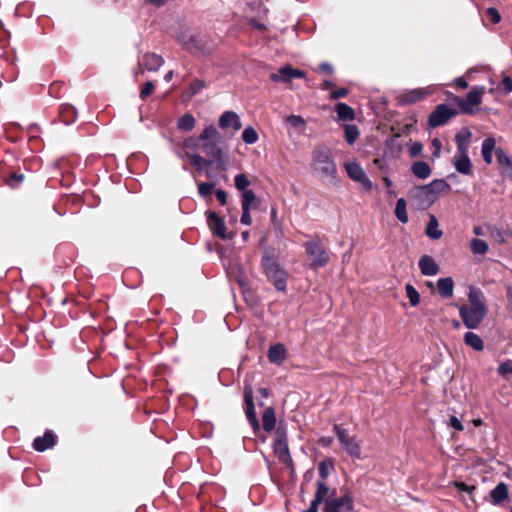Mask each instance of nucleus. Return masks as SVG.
Segmentation results:
<instances>
[{
	"label": "nucleus",
	"instance_id": "3",
	"mask_svg": "<svg viewBox=\"0 0 512 512\" xmlns=\"http://www.w3.org/2000/svg\"><path fill=\"white\" fill-rule=\"evenodd\" d=\"M202 149L204 153L211 157L218 167L224 168L225 160L220 147L221 135L213 125L206 126L200 134Z\"/></svg>",
	"mask_w": 512,
	"mask_h": 512
},
{
	"label": "nucleus",
	"instance_id": "56",
	"mask_svg": "<svg viewBox=\"0 0 512 512\" xmlns=\"http://www.w3.org/2000/svg\"><path fill=\"white\" fill-rule=\"evenodd\" d=\"M487 14L491 17V21L493 23L500 22L501 16H500L499 12L495 8H492V7L488 8L487 9Z\"/></svg>",
	"mask_w": 512,
	"mask_h": 512
},
{
	"label": "nucleus",
	"instance_id": "10",
	"mask_svg": "<svg viewBox=\"0 0 512 512\" xmlns=\"http://www.w3.org/2000/svg\"><path fill=\"white\" fill-rule=\"evenodd\" d=\"M353 508V500L349 495L328 499L324 506V512H348Z\"/></svg>",
	"mask_w": 512,
	"mask_h": 512
},
{
	"label": "nucleus",
	"instance_id": "50",
	"mask_svg": "<svg viewBox=\"0 0 512 512\" xmlns=\"http://www.w3.org/2000/svg\"><path fill=\"white\" fill-rule=\"evenodd\" d=\"M154 88H155V86H154L153 82H151V81L146 82L140 92L141 99H145L146 97L151 95L154 91Z\"/></svg>",
	"mask_w": 512,
	"mask_h": 512
},
{
	"label": "nucleus",
	"instance_id": "22",
	"mask_svg": "<svg viewBox=\"0 0 512 512\" xmlns=\"http://www.w3.org/2000/svg\"><path fill=\"white\" fill-rule=\"evenodd\" d=\"M274 452L279 460L288 467H293V461L289 452L288 443H274Z\"/></svg>",
	"mask_w": 512,
	"mask_h": 512
},
{
	"label": "nucleus",
	"instance_id": "41",
	"mask_svg": "<svg viewBox=\"0 0 512 512\" xmlns=\"http://www.w3.org/2000/svg\"><path fill=\"white\" fill-rule=\"evenodd\" d=\"M186 157H188L191 160V163L198 169H202L204 166H207L210 164V161H207L199 154L186 152Z\"/></svg>",
	"mask_w": 512,
	"mask_h": 512
},
{
	"label": "nucleus",
	"instance_id": "62",
	"mask_svg": "<svg viewBox=\"0 0 512 512\" xmlns=\"http://www.w3.org/2000/svg\"><path fill=\"white\" fill-rule=\"evenodd\" d=\"M422 151V145L420 143H414L410 147L411 156H417Z\"/></svg>",
	"mask_w": 512,
	"mask_h": 512
},
{
	"label": "nucleus",
	"instance_id": "40",
	"mask_svg": "<svg viewBox=\"0 0 512 512\" xmlns=\"http://www.w3.org/2000/svg\"><path fill=\"white\" fill-rule=\"evenodd\" d=\"M471 251L474 254L483 255L488 251V244L484 240L474 238L471 241Z\"/></svg>",
	"mask_w": 512,
	"mask_h": 512
},
{
	"label": "nucleus",
	"instance_id": "30",
	"mask_svg": "<svg viewBox=\"0 0 512 512\" xmlns=\"http://www.w3.org/2000/svg\"><path fill=\"white\" fill-rule=\"evenodd\" d=\"M262 424H263V429L266 432H271L274 430L275 424H276V417H275L274 409L272 407H267L264 410V413L262 415Z\"/></svg>",
	"mask_w": 512,
	"mask_h": 512
},
{
	"label": "nucleus",
	"instance_id": "47",
	"mask_svg": "<svg viewBox=\"0 0 512 512\" xmlns=\"http://www.w3.org/2000/svg\"><path fill=\"white\" fill-rule=\"evenodd\" d=\"M179 41L183 43L187 47V49L192 53H195L200 50V48L196 45V39L192 35L189 36L187 40L184 37L179 38Z\"/></svg>",
	"mask_w": 512,
	"mask_h": 512
},
{
	"label": "nucleus",
	"instance_id": "16",
	"mask_svg": "<svg viewBox=\"0 0 512 512\" xmlns=\"http://www.w3.org/2000/svg\"><path fill=\"white\" fill-rule=\"evenodd\" d=\"M164 58L156 53H146L139 60L141 71H157L164 64Z\"/></svg>",
	"mask_w": 512,
	"mask_h": 512
},
{
	"label": "nucleus",
	"instance_id": "25",
	"mask_svg": "<svg viewBox=\"0 0 512 512\" xmlns=\"http://www.w3.org/2000/svg\"><path fill=\"white\" fill-rule=\"evenodd\" d=\"M470 139H471L470 130L467 128L461 129L455 135V143L457 145V151H468Z\"/></svg>",
	"mask_w": 512,
	"mask_h": 512
},
{
	"label": "nucleus",
	"instance_id": "39",
	"mask_svg": "<svg viewBox=\"0 0 512 512\" xmlns=\"http://www.w3.org/2000/svg\"><path fill=\"white\" fill-rule=\"evenodd\" d=\"M344 133H345V140L350 145L353 144L359 136L358 128L355 125L346 124L344 126Z\"/></svg>",
	"mask_w": 512,
	"mask_h": 512
},
{
	"label": "nucleus",
	"instance_id": "32",
	"mask_svg": "<svg viewBox=\"0 0 512 512\" xmlns=\"http://www.w3.org/2000/svg\"><path fill=\"white\" fill-rule=\"evenodd\" d=\"M195 125H196V119L190 113L184 114L177 121V128L179 130L185 131V132L192 131L195 128Z\"/></svg>",
	"mask_w": 512,
	"mask_h": 512
},
{
	"label": "nucleus",
	"instance_id": "35",
	"mask_svg": "<svg viewBox=\"0 0 512 512\" xmlns=\"http://www.w3.org/2000/svg\"><path fill=\"white\" fill-rule=\"evenodd\" d=\"M395 217L403 224H406L409 221L407 214V203L404 198H399L396 202L395 206Z\"/></svg>",
	"mask_w": 512,
	"mask_h": 512
},
{
	"label": "nucleus",
	"instance_id": "24",
	"mask_svg": "<svg viewBox=\"0 0 512 512\" xmlns=\"http://www.w3.org/2000/svg\"><path fill=\"white\" fill-rule=\"evenodd\" d=\"M496 141L493 137H487L483 140L482 146H481V153L483 160L486 164H491L493 159V151L495 149Z\"/></svg>",
	"mask_w": 512,
	"mask_h": 512
},
{
	"label": "nucleus",
	"instance_id": "54",
	"mask_svg": "<svg viewBox=\"0 0 512 512\" xmlns=\"http://www.w3.org/2000/svg\"><path fill=\"white\" fill-rule=\"evenodd\" d=\"M241 223L244 225H250L252 223L250 209L242 208Z\"/></svg>",
	"mask_w": 512,
	"mask_h": 512
},
{
	"label": "nucleus",
	"instance_id": "5",
	"mask_svg": "<svg viewBox=\"0 0 512 512\" xmlns=\"http://www.w3.org/2000/svg\"><path fill=\"white\" fill-rule=\"evenodd\" d=\"M309 265L313 269L324 267L329 261V255L318 237L304 243Z\"/></svg>",
	"mask_w": 512,
	"mask_h": 512
},
{
	"label": "nucleus",
	"instance_id": "28",
	"mask_svg": "<svg viewBox=\"0 0 512 512\" xmlns=\"http://www.w3.org/2000/svg\"><path fill=\"white\" fill-rule=\"evenodd\" d=\"M496 158L500 166L505 168V172L512 178V158L502 149H496Z\"/></svg>",
	"mask_w": 512,
	"mask_h": 512
},
{
	"label": "nucleus",
	"instance_id": "48",
	"mask_svg": "<svg viewBox=\"0 0 512 512\" xmlns=\"http://www.w3.org/2000/svg\"><path fill=\"white\" fill-rule=\"evenodd\" d=\"M214 184L202 182L198 185V192L201 196L206 197L211 194Z\"/></svg>",
	"mask_w": 512,
	"mask_h": 512
},
{
	"label": "nucleus",
	"instance_id": "64",
	"mask_svg": "<svg viewBox=\"0 0 512 512\" xmlns=\"http://www.w3.org/2000/svg\"><path fill=\"white\" fill-rule=\"evenodd\" d=\"M455 83H456V85H457L458 87H460V88H462V89H465V88H467V86H468L467 81H466L463 77H459V78H457V79H456V81H455Z\"/></svg>",
	"mask_w": 512,
	"mask_h": 512
},
{
	"label": "nucleus",
	"instance_id": "55",
	"mask_svg": "<svg viewBox=\"0 0 512 512\" xmlns=\"http://www.w3.org/2000/svg\"><path fill=\"white\" fill-rule=\"evenodd\" d=\"M501 85H502L505 93L512 92V79L509 76L503 77Z\"/></svg>",
	"mask_w": 512,
	"mask_h": 512
},
{
	"label": "nucleus",
	"instance_id": "12",
	"mask_svg": "<svg viewBox=\"0 0 512 512\" xmlns=\"http://www.w3.org/2000/svg\"><path fill=\"white\" fill-rule=\"evenodd\" d=\"M345 169L351 179L360 182L367 189L371 188L370 180L366 177L364 170L356 161L347 162Z\"/></svg>",
	"mask_w": 512,
	"mask_h": 512
},
{
	"label": "nucleus",
	"instance_id": "6",
	"mask_svg": "<svg viewBox=\"0 0 512 512\" xmlns=\"http://www.w3.org/2000/svg\"><path fill=\"white\" fill-rule=\"evenodd\" d=\"M333 431L345 452L354 459L362 458L361 441L354 435H350L348 430L339 425H334Z\"/></svg>",
	"mask_w": 512,
	"mask_h": 512
},
{
	"label": "nucleus",
	"instance_id": "49",
	"mask_svg": "<svg viewBox=\"0 0 512 512\" xmlns=\"http://www.w3.org/2000/svg\"><path fill=\"white\" fill-rule=\"evenodd\" d=\"M331 465H328L325 461H321L318 465V473L321 479L324 481L330 472Z\"/></svg>",
	"mask_w": 512,
	"mask_h": 512
},
{
	"label": "nucleus",
	"instance_id": "15",
	"mask_svg": "<svg viewBox=\"0 0 512 512\" xmlns=\"http://www.w3.org/2000/svg\"><path fill=\"white\" fill-rule=\"evenodd\" d=\"M457 172L463 175H469L472 172V163L468 151H456L452 159Z\"/></svg>",
	"mask_w": 512,
	"mask_h": 512
},
{
	"label": "nucleus",
	"instance_id": "58",
	"mask_svg": "<svg viewBox=\"0 0 512 512\" xmlns=\"http://www.w3.org/2000/svg\"><path fill=\"white\" fill-rule=\"evenodd\" d=\"M454 486L460 490V491H464V492H467V493H472V491L475 489L474 486H468L466 485L464 482H454Z\"/></svg>",
	"mask_w": 512,
	"mask_h": 512
},
{
	"label": "nucleus",
	"instance_id": "20",
	"mask_svg": "<svg viewBox=\"0 0 512 512\" xmlns=\"http://www.w3.org/2000/svg\"><path fill=\"white\" fill-rule=\"evenodd\" d=\"M287 356L286 348L283 344L272 345L268 350V359L271 363L280 364Z\"/></svg>",
	"mask_w": 512,
	"mask_h": 512
},
{
	"label": "nucleus",
	"instance_id": "14",
	"mask_svg": "<svg viewBox=\"0 0 512 512\" xmlns=\"http://www.w3.org/2000/svg\"><path fill=\"white\" fill-rule=\"evenodd\" d=\"M483 89H472L466 98L459 102V107L464 113H472L474 108L481 103Z\"/></svg>",
	"mask_w": 512,
	"mask_h": 512
},
{
	"label": "nucleus",
	"instance_id": "60",
	"mask_svg": "<svg viewBox=\"0 0 512 512\" xmlns=\"http://www.w3.org/2000/svg\"><path fill=\"white\" fill-rule=\"evenodd\" d=\"M24 179V175L23 174H18V173H13L10 177V179L8 180V185L10 186H14V183L15 182L16 184H19L23 181Z\"/></svg>",
	"mask_w": 512,
	"mask_h": 512
},
{
	"label": "nucleus",
	"instance_id": "17",
	"mask_svg": "<svg viewBox=\"0 0 512 512\" xmlns=\"http://www.w3.org/2000/svg\"><path fill=\"white\" fill-rule=\"evenodd\" d=\"M219 127L221 129L231 128L234 132H237L242 128V123L236 112L225 111L219 117Z\"/></svg>",
	"mask_w": 512,
	"mask_h": 512
},
{
	"label": "nucleus",
	"instance_id": "42",
	"mask_svg": "<svg viewBox=\"0 0 512 512\" xmlns=\"http://www.w3.org/2000/svg\"><path fill=\"white\" fill-rule=\"evenodd\" d=\"M242 140L246 144H254L255 142H257L258 134H257L256 130L251 126L246 127L244 129V131L242 132Z\"/></svg>",
	"mask_w": 512,
	"mask_h": 512
},
{
	"label": "nucleus",
	"instance_id": "13",
	"mask_svg": "<svg viewBox=\"0 0 512 512\" xmlns=\"http://www.w3.org/2000/svg\"><path fill=\"white\" fill-rule=\"evenodd\" d=\"M432 92L433 89L431 87L412 89L404 92L399 96V103L401 105H409L424 99L427 95L431 94Z\"/></svg>",
	"mask_w": 512,
	"mask_h": 512
},
{
	"label": "nucleus",
	"instance_id": "37",
	"mask_svg": "<svg viewBox=\"0 0 512 512\" xmlns=\"http://www.w3.org/2000/svg\"><path fill=\"white\" fill-rule=\"evenodd\" d=\"M329 493V487L327 486L326 482L323 480L317 481V489L314 495L313 500L316 502L322 503Z\"/></svg>",
	"mask_w": 512,
	"mask_h": 512
},
{
	"label": "nucleus",
	"instance_id": "61",
	"mask_svg": "<svg viewBox=\"0 0 512 512\" xmlns=\"http://www.w3.org/2000/svg\"><path fill=\"white\" fill-rule=\"evenodd\" d=\"M215 194H216V197H217L218 201L222 205H225L226 202H227V194H226V192L224 190H222V189H218V190H216Z\"/></svg>",
	"mask_w": 512,
	"mask_h": 512
},
{
	"label": "nucleus",
	"instance_id": "51",
	"mask_svg": "<svg viewBox=\"0 0 512 512\" xmlns=\"http://www.w3.org/2000/svg\"><path fill=\"white\" fill-rule=\"evenodd\" d=\"M274 443H287L286 430L281 426H279L276 430V437Z\"/></svg>",
	"mask_w": 512,
	"mask_h": 512
},
{
	"label": "nucleus",
	"instance_id": "9",
	"mask_svg": "<svg viewBox=\"0 0 512 512\" xmlns=\"http://www.w3.org/2000/svg\"><path fill=\"white\" fill-rule=\"evenodd\" d=\"M244 402H245V414L248 422L252 426L254 431L260 430V424L255 411L253 401V389L250 384H246L244 387Z\"/></svg>",
	"mask_w": 512,
	"mask_h": 512
},
{
	"label": "nucleus",
	"instance_id": "36",
	"mask_svg": "<svg viewBox=\"0 0 512 512\" xmlns=\"http://www.w3.org/2000/svg\"><path fill=\"white\" fill-rule=\"evenodd\" d=\"M339 120H353L355 118L354 110L345 103H338L335 106Z\"/></svg>",
	"mask_w": 512,
	"mask_h": 512
},
{
	"label": "nucleus",
	"instance_id": "4",
	"mask_svg": "<svg viewBox=\"0 0 512 512\" xmlns=\"http://www.w3.org/2000/svg\"><path fill=\"white\" fill-rule=\"evenodd\" d=\"M261 263L268 280L273 283L277 290L285 291L287 273L280 267L275 258L271 255L265 254L262 257Z\"/></svg>",
	"mask_w": 512,
	"mask_h": 512
},
{
	"label": "nucleus",
	"instance_id": "26",
	"mask_svg": "<svg viewBox=\"0 0 512 512\" xmlns=\"http://www.w3.org/2000/svg\"><path fill=\"white\" fill-rule=\"evenodd\" d=\"M493 504H501L508 497V487L504 482H500L490 492Z\"/></svg>",
	"mask_w": 512,
	"mask_h": 512
},
{
	"label": "nucleus",
	"instance_id": "1",
	"mask_svg": "<svg viewBox=\"0 0 512 512\" xmlns=\"http://www.w3.org/2000/svg\"><path fill=\"white\" fill-rule=\"evenodd\" d=\"M469 305H462L459 314L464 325L469 329L477 328L486 317L488 309L483 292L471 287L468 294Z\"/></svg>",
	"mask_w": 512,
	"mask_h": 512
},
{
	"label": "nucleus",
	"instance_id": "23",
	"mask_svg": "<svg viewBox=\"0 0 512 512\" xmlns=\"http://www.w3.org/2000/svg\"><path fill=\"white\" fill-rule=\"evenodd\" d=\"M438 293L443 298H450L453 296L454 282L451 277L440 278L437 281Z\"/></svg>",
	"mask_w": 512,
	"mask_h": 512
},
{
	"label": "nucleus",
	"instance_id": "52",
	"mask_svg": "<svg viewBox=\"0 0 512 512\" xmlns=\"http://www.w3.org/2000/svg\"><path fill=\"white\" fill-rule=\"evenodd\" d=\"M204 87V82L201 80H195L190 84L189 91L190 95L197 94Z\"/></svg>",
	"mask_w": 512,
	"mask_h": 512
},
{
	"label": "nucleus",
	"instance_id": "34",
	"mask_svg": "<svg viewBox=\"0 0 512 512\" xmlns=\"http://www.w3.org/2000/svg\"><path fill=\"white\" fill-rule=\"evenodd\" d=\"M259 205V201L252 190H245L242 193L241 208L255 209Z\"/></svg>",
	"mask_w": 512,
	"mask_h": 512
},
{
	"label": "nucleus",
	"instance_id": "11",
	"mask_svg": "<svg viewBox=\"0 0 512 512\" xmlns=\"http://www.w3.org/2000/svg\"><path fill=\"white\" fill-rule=\"evenodd\" d=\"M206 215L208 226L215 236H218L224 240L231 238L229 235H227L225 223L220 216H218L213 211H208Z\"/></svg>",
	"mask_w": 512,
	"mask_h": 512
},
{
	"label": "nucleus",
	"instance_id": "33",
	"mask_svg": "<svg viewBox=\"0 0 512 512\" xmlns=\"http://www.w3.org/2000/svg\"><path fill=\"white\" fill-rule=\"evenodd\" d=\"M430 192H433L435 199L437 200L438 195L445 191H450L451 186L444 179H436L426 185Z\"/></svg>",
	"mask_w": 512,
	"mask_h": 512
},
{
	"label": "nucleus",
	"instance_id": "8",
	"mask_svg": "<svg viewBox=\"0 0 512 512\" xmlns=\"http://www.w3.org/2000/svg\"><path fill=\"white\" fill-rule=\"evenodd\" d=\"M456 114L457 111L455 109L450 108L446 104H439L429 115L428 124L432 128L442 126Z\"/></svg>",
	"mask_w": 512,
	"mask_h": 512
},
{
	"label": "nucleus",
	"instance_id": "46",
	"mask_svg": "<svg viewBox=\"0 0 512 512\" xmlns=\"http://www.w3.org/2000/svg\"><path fill=\"white\" fill-rule=\"evenodd\" d=\"M200 135L198 137H189L184 140L183 147L189 150H197L200 146Z\"/></svg>",
	"mask_w": 512,
	"mask_h": 512
},
{
	"label": "nucleus",
	"instance_id": "53",
	"mask_svg": "<svg viewBox=\"0 0 512 512\" xmlns=\"http://www.w3.org/2000/svg\"><path fill=\"white\" fill-rule=\"evenodd\" d=\"M287 122L295 127L304 126L305 122L301 116L291 115L287 118Z\"/></svg>",
	"mask_w": 512,
	"mask_h": 512
},
{
	"label": "nucleus",
	"instance_id": "43",
	"mask_svg": "<svg viewBox=\"0 0 512 512\" xmlns=\"http://www.w3.org/2000/svg\"><path fill=\"white\" fill-rule=\"evenodd\" d=\"M405 290L411 306H417L420 302V295L418 291L411 284H406Z\"/></svg>",
	"mask_w": 512,
	"mask_h": 512
},
{
	"label": "nucleus",
	"instance_id": "18",
	"mask_svg": "<svg viewBox=\"0 0 512 512\" xmlns=\"http://www.w3.org/2000/svg\"><path fill=\"white\" fill-rule=\"evenodd\" d=\"M419 269L425 276H434L439 272V266L429 255H423L419 259Z\"/></svg>",
	"mask_w": 512,
	"mask_h": 512
},
{
	"label": "nucleus",
	"instance_id": "31",
	"mask_svg": "<svg viewBox=\"0 0 512 512\" xmlns=\"http://www.w3.org/2000/svg\"><path fill=\"white\" fill-rule=\"evenodd\" d=\"M412 173L419 179H426L431 175L430 166L424 161H417L412 164Z\"/></svg>",
	"mask_w": 512,
	"mask_h": 512
},
{
	"label": "nucleus",
	"instance_id": "44",
	"mask_svg": "<svg viewBox=\"0 0 512 512\" xmlns=\"http://www.w3.org/2000/svg\"><path fill=\"white\" fill-rule=\"evenodd\" d=\"M498 374L503 378L509 380L512 377V360L503 362L497 370Z\"/></svg>",
	"mask_w": 512,
	"mask_h": 512
},
{
	"label": "nucleus",
	"instance_id": "7",
	"mask_svg": "<svg viewBox=\"0 0 512 512\" xmlns=\"http://www.w3.org/2000/svg\"><path fill=\"white\" fill-rule=\"evenodd\" d=\"M409 198L413 205L419 210L429 208L436 201L433 192H430L426 185L416 186L410 189Z\"/></svg>",
	"mask_w": 512,
	"mask_h": 512
},
{
	"label": "nucleus",
	"instance_id": "63",
	"mask_svg": "<svg viewBox=\"0 0 512 512\" xmlns=\"http://www.w3.org/2000/svg\"><path fill=\"white\" fill-rule=\"evenodd\" d=\"M320 502H316L315 500H312L310 507L305 512H318V506L320 505Z\"/></svg>",
	"mask_w": 512,
	"mask_h": 512
},
{
	"label": "nucleus",
	"instance_id": "19",
	"mask_svg": "<svg viewBox=\"0 0 512 512\" xmlns=\"http://www.w3.org/2000/svg\"><path fill=\"white\" fill-rule=\"evenodd\" d=\"M55 444V435L51 431L45 432L44 436L37 437L33 441V448L43 452Z\"/></svg>",
	"mask_w": 512,
	"mask_h": 512
},
{
	"label": "nucleus",
	"instance_id": "38",
	"mask_svg": "<svg viewBox=\"0 0 512 512\" xmlns=\"http://www.w3.org/2000/svg\"><path fill=\"white\" fill-rule=\"evenodd\" d=\"M61 116L63 118L64 123L71 124L75 121L77 117V111L73 106L66 105L61 110Z\"/></svg>",
	"mask_w": 512,
	"mask_h": 512
},
{
	"label": "nucleus",
	"instance_id": "57",
	"mask_svg": "<svg viewBox=\"0 0 512 512\" xmlns=\"http://www.w3.org/2000/svg\"><path fill=\"white\" fill-rule=\"evenodd\" d=\"M348 94V90L346 88H340L338 90L333 91L330 94V98L333 100H337L339 98L345 97Z\"/></svg>",
	"mask_w": 512,
	"mask_h": 512
},
{
	"label": "nucleus",
	"instance_id": "27",
	"mask_svg": "<svg viewBox=\"0 0 512 512\" xmlns=\"http://www.w3.org/2000/svg\"><path fill=\"white\" fill-rule=\"evenodd\" d=\"M270 79L273 82L290 83L293 79L292 67L290 65L283 66L277 73H272Z\"/></svg>",
	"mask_w": 512,
	"mask_h": 512
},
{
	"label": "nucleus",
	"instance_id": "45",
	"mask_svg": "<svg viewBox=\"0 0 512 512\" xmlns=\"http://www.w3.org/2000/svg\"><path fill=\"white\" fill-rule=\"evenodd\" d=\"M234 185L237 190L245 191L248 190V186L250 185V181L245 174H238L235 176Z\"/></svg>",
	"mask_w": 512,
	"mask_h": 512
},
{
	"label": "nucleus",
	"instance_id": "21",
	"mask_svg": "<svg viewBox=\"0 0 512 512\" xmlns=\"http://www.w3.org/2000/svg\"><path fill=\"white\" fill-rule=\"evenodd\" d=\"M425 234L432 240H438L443 235V232L439 229V222L434 214L429 215V222L426 226Z\"/></svg>",
	"mask_w": 512,
	"mask_h": 512
},
{
	"label": "nucleus",
	"instance_id": "29",
	"mask_svg": "<svg viewBox=\"0 0 512 512\" xmlns=\"http://www.w3.org/2000/svg\"><path fill=\"white\" fill-rule=\"evenodd\" d=\"M463 341L467 346H470L475 351H482L484 349L483 340L474 332L470 331L465 333Z\"/></svg>",
	"mask_w": 512,
	"mask_h": 512
},
{
	"label": "nucleus",
	"instance_id": "2",
	"mask_svg": "<svg viewBox=\"0 0 512 512\" xmlns=\"http://www.w3.org/2000/svg\"><path fill=\"white\" fill-rule=\"evenodd\" d=\"M311 168L323 181L332 183L336 176V164L330 149L320 147L314 150Z\"/></svg>",
	"mask_w": 512,
	"mask_h": 512
},
{
	"label": "nucleus",
	"instance_id": "59",
	"mask_svg": "<svg viewBox=\"0 0 512 512\" xmlns=\"http://www.w3.org/2000/svg\"><path fill=\"white\" fill-rule=\"evenodd\" d=\"M449 424L451 427H453L457 431L463 430V425H462L461 421L455 416L450 417Z\"/></svg>",
	"mask_w": 512,
	"mask_h": 512
}]
</instances>
